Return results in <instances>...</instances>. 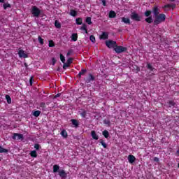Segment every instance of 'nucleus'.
<instances>
[{
  "label": "nucleus",
  "mask_w": 179,
  "mask_h": 179,
  "mask_svg": "<svg viewBox=\"0 0 179 179\" xmlns=\"http://www.w3.org/2000/svg\"><path fill=\"white\" fill-rule=\"evenodd\" d=\"M163 22H166V15L164 14L160 13L155 17V26H157V24H160V23H163Z\"/></svg>",
  "instance_id": "nucleus-1"
},
{
  "label": "nucleus",
  "mask_w": 179,
  "mask_h": 179,
  "mask_svg": "<svg viewBox=\"0 0 179 179\" xmlns=\"http://www.w3.org/2000/svg\"><path fill=\"white\" fill-rule=\"evenodd\" d=\"M144 15L145 16V22L147 23H153V17L151 16L152 15V10H147L145 13H144Z\"/></svg>",
  "instance_id": "nucleus-2"
},
{
  "label": "nucleus",
  "mask_w": 179,
  "mask_h": 179,
  "mask_svg": "<svg viewBox=\"0 0 179 179\" xmlns=\"http://www.w3.org/2000/svg\"><path fill=\"white\" fill-rule=\"evenodd\" d=\"M31 12L34 17H39L40 15H41V10L36 6H32Z\"/></svg>",
  "instance_id": "nucleus-3"
},
{
  "label": "nucleus",
  "mask_w": 179,
  "mask_h": 179,
  "mask_svg": "<svg viewBox=\"0 0 179 179\" xmlns=\"http://www.w3.org/2000/svg\"><path fill=\"white\" fill-rule=\"evenodd\" d=\"M85 83H90L91 82H94L96 80V77L92 73H89L87 77L84 78Z\"/></svg>",
  "instance_id": "nucleus-4"
},
{
  "label": "nucleus",
  "mask_w": 179,
  "mask_h": 179,
  "mask_svg": "<svg viewBox=\"0 0 179 179\" xmlns=\"http://www.w3.org/2000/svg\"><path fill=\"white\" fill-rule=\"evenodd\" d=\"M127 48L124 47V46H118V45H117V46H115V48H114V51H115V52H117V54H121V52H125V51H127Z\"/></svg>",
  "instance_id": "nucleus-5"
},
{
  "label": "nucleus",
  "mask_w": 179,
  "mask_h": 179,
  "mask_svg": "<svg viewBox=\"0 0 179 179\" xmlns=\"http://www.w3.org/2000/svg\"><path fill=\"white\" fill-rule=\"evenodd\" d=\"M131 19H132V20H135L136 22H141L142 17L141 15H139V14L133 12L131 15Z\"/></svg>",
  "instance_id": "nucleus-6"
},
{
  "label": "nucleus",
  "mask_w": 179,
  "mask_h": 179,
  "mask_svg": "<svg viewBox=\"0 0 179 179\" xmlns=\"http://www.w3.org/2000/svg\"><path fill=\"white\" fill-rule=\"evenodd\" d=\"M106 44L108 48H115L117 47V42L114 41H107Z\"/></svg>",
  "instance_id": "nucleus-7"
},
{
  "label": "nucleus",
  "mask_w": 179,
  "mask_h": 179,
  "mask_svg": "<svg viewBox=\"0 0 179 179\" xmlns=\"http://www.w3.org/2000/svg\"><path fill=\"white\" fill-rule=\"evenodd\" d=\"M16 138L17 141H23V134L19 133H14L13 136H12V139L16 141Z\"/></svg>",
  "instance_id": "nucleus-8"
},
{
  "label": "nucleus",
  "mask_w": 179,
  "mask_h": 179,
  "mask_svg": "<svg viewBox=\"0 0 179 179\" xmlns=\"http://www.w3.org/2000/svg\"><path fill=\"white\" fill-rule=\"evenodd\" d=\"M152 13L154 15V17L160 15V8L157 7V6H155L152 8Z\"/></svg>",
  "instance_id": "nucleus-9"
},
{
  "label": "nucleus",
  "mask_w": 179,
  "mask_h": 179,
  "mask_svg": "<svg viewBox=\"0 0 179 179\" xmlns=\"http://www.w3.org/2000/svg\"><path fill=\"white\" fill-rule=\"evenodd\" d=\"M18 55L20 58H28L29 55L24 52V50H20L18 51Z\"/></svg>",
  "instance_id": "nucleus-10"
},
{
  "label": "nucleus",
  "mask_w": 179,
  "mask_h": 179,
  "mask_svg": "<svg viewBox=\"0 0 179 179\" xmlns=\"http://www.w3.org/2000/svg\"><path fill=\"white\" fill-rule=\"evenodd\" d=\"M59 177H61V178H66L68 174L66 173V172H65V170L62 169L59 171Z\"/></svg>",
  "instance_id": "nucleus-11"
},
{
  "label": "nucleus",
  "mask_w": 179,
  "mask_h": 179,
  "mask_svg": "<svg viewBox=\"0 0 179 179\" xmlns=\"http://www.w3.org/2000/svg\"><path fill=\"white\" fill-rule=\"evenodd\" d=\"M128 160H129V163L132 164V163H135V161L136 160V158L135 157V156H134L132 155H129L128 156Z\"/></svg>",
  "instance_id": "nucleus-12"
},
{
  "label": "nucleus",
  "mask_w": 179,
  "mask_h": 179,
  "mask_svg": "<svg viewBox=\"0 0 179 179\" xmlns=\"http://www.w3.org/2000/svg\"><path fill=\"white\" fill-rule=\"evenodd\" d=\"M71 122L72 125L75 127V128L79 127V121H78L76 119H71Z\"/></svg>",
  "instance_id": "nucleus-13"
},
{
  "label": "nucleus",
  "mask_w": 179,
  "mask_h": 179,
  "mask_svg": "<svg viewBox=\"0 0 179 179\" xmlns=\"http://www.w3.org/2000/svg\"><path fill=\"white\" fill-rule=\"evenodd\" d=\"M91 136L92 137V139H94L95 141H99V136L97 134H96V131L92 130L91 131Z\"/></svg>",
  "instance_id": "nucleus-14"
},
{
  "label": "nucleus",
  "mask_w": 179,
  "mask_h": 179,
  "mask_svg": "<svg viewBox=\"0 0 179 179\" xmlns=\"http://www.w3.org/2000/svg\"><path fill=\"white\" fill-rule=\"evenodd\" d=\"M86 72H87V70L85 69H82L80 70V71L79 72V73L77 76V78H78V79H80V78H82V75H85V73H86Z\"/></svg>",
  "instance_id": "nucleus-15"
},
{
  "label": "nucleus",
  "mask_w": 179,
  "mask_h": 179,
  "mask_svg": "<svg viewBox=\"0 0 179 179\" xmlns=\"http://www.w3.org/2000/svg\"><path fill=\"white\" fill-rule=\"evenodd\" d=\"M100 38L101 40H107V38H108V34H107V32H103L100 36Z\"/></svg>",
  "instance_id": "nucleus-16"
},
{
  "label": "nucleus",
  "mask_w": 179,
  "mask_h": 179,
  "mask_svg": "<svg viewBox=\"0 0 179 179\" xmlns=\"http://www.w3.org/2000/svg\"><path fill=\"white\" fill-rule=\"evenodd\" d=\"M108 16H109L110 19H114V17H115L117 16V13L114 10H110L109 12Z\"/></svg>",
  "instance_id": "nucleus-17"
},
{
  "label": "nucleus",
  "mask_w": 179,
  "mask_h": 179,
  "mask_svg": "<svg viewBox=\"0 0 179 179\" xmlns=\"http://www.w3.org/2000/svg\"><path fill=\"white\" fill-rule=\"evenodd\" d=\"M122 22L123 23H125L126 24H131V20H129V18H127L125 17H123L122 18Z\"/></svg>",
  "instance_id": "nucleus-18"
},
{
  "label": "nucleus",
  "mask_w": 179,
  "mask_h": 179,
  "mask_svg": "<svg viewBox=\"0 0 179 179\" xmlns=\"http://www.w3.org/2000/svg\"><path fill=\"white\" fill-rule=\"evenodd\" d=\"M147 68L151 71V72H155V71H156V69H155V67H153V66H152V64H150V63L148 62L147 63Z\"/></svg>",
  "instance_id": "nucleus-19"
},
{
  "label": "nucleus",
  "mask_w": 179,
  "mask_h": 179,
  "mask_svg": "<svg viewBox=\"0 0 179 179\" xmlns=\"http://www.w3.org/2000/svg\"><path fill=\"white\" fill-rule=\"evenodd\" d=\"M60 134L62 135V136L63 138H68V132H67L66 130H65V129H63V130L61 131Z\"/></svg>",
  "instance_id": "nucleus-20"
},
{
  "label": "nucleus",
  "mask_w": 179,
  "mask_h": 179,
  "mask_svg": "<svg viewBox=\"0 0 179 179\" xmlns=\"http://www.w3.org/2000/svg\"><path fill=\"white\" fill-rule=\"evenodd\" d=\"M3 8L5 10H6L8 9V8H12V5H10V3H4L3 4Z\"/></svg>",
  "instance_id": "nucleus-21"
},
{
  "label": "nucleus",
  "mask_w": 179,
  "mask_h": 179,
  "mask_svg": "<svg viewBox=\"0 0 179 179\" xmlns=\"http://www.w3.org/2000/svg\"><path fill=\"white\" fill-rule=\"evenodd\" d=\"M76 23L78 25L82 24L83 23V19H82V17H78L76 19Z\"/></svg>",
  "instance_id": "nucleus-22"
},
{
  "label": "nucleus",
  "mask_w": 179,
  "mask_h": 179,
  "mask_svg": "<svg viewBox=\"0 0 179 179\" xmlns=\"http://www.w3.org/2000/svg\"><path fill=\"white\" fill-rule=\"evenodd\" d=\"M169 107V108H171V107H175L176 106V102L174 101L171 100L168 102Z\"/></svg>",
  "instance_id": "nucleus-23"
},
{
  "label": "nucleus",
  "mask_w": 179,
  "mask_h": 179,
  "mask_svg": "<svg viewBox=\"0 0 179 179\" xmlns=\"http://www.w3.org/2000/svg\"><path fill=\"white\" fill-rule=\"evenodd\" d=\"M102 134L106 139L108 138V136H110V133H108V131L107 130H104L103 131H102Z\"/></svg>",
  "instance_id": "nucleus-24"
},
{
  "label": "nucleus",
  "mask_w": 179,
  "mask_h": 179,
  "mask_svg": "<svg viewBox=\"0 0 179 179\" xmlns=\"http://www.w3.org/2000/svg\"><path fill=\"white\" fill-rule=\"evenodd\" d=\"M99 143H101V145L103 146V148H104V149H107V143H106V142H104V140L100 139Z\"/></svg>",
  "instance_id": "nucleus-25"
},
{
  "label": "nucleus",
  "mask_w": 179,
  "mask_h": 179,
  "mask_svg": "<svg viewBox=\"0 0 179 179\" xmlns=\"http://www.w3.org/2000/svg\"><path fill=\"white\" fill-rule=\"evenodd\" d=\"M59 170V165L55 164L53 166V173H58V171Z\"/></svg>",
  "instance_id": "nucleus-26"
},
{
  "label": "nucleus",
  "mask_w": 179,
  "mask_h": 179,
  "mask_svg": "<svg viewBox=\"0 0 179 179\" xmlns=\"http://www.w3.org/2000/svg\"><path fill=\"white\" fill-rule=\"evenodd\" d=\"M80 30L85 31L86 34H87V25H86V24H83Z\"/></svg>",
  "instance_id": "nucleus-27"
},
{
  "label": "nucleus",
  "mask_w": 179,
  "mask_h": 179,
  "mask_svg": "<svg viewBox=\"0 0 179 179\" xmlns=\"http://www.w3.org/2000/svg\"><path fill=\"white\" fill-rule=\"evenodd\" d=\"M71 40L72 41H78V34H72Z\"/></svg>",
  "instance_id": "nucleus-28"
},
{
  "label": "nucleus",
  "mask_w": 179,
  "mask_h": 179,
  "mask_svg": "<svg viewBox=\"0 0 179 179\" xmlns=\"http://www.w3.org/2000/svg\"><path fill=\"white\" fill-rule=\"evenodd\" d=\"M163 8H164V10H169L171 9V8H173V5L166 4V5L164 6Z\"/></svg>",
  "instance_id": "nucleus-29"
},
{
  "label": "nucleus",
  "mask_w": 179,
  "mask_h": 179,
  "mask_svg": "<svg viewBox=\"0 0 179 179\" xmlns=\"http://www.w3.org/2000/svg\"><path fill=\"white\" fill-rule=\"evenodd\" d=\"M70 15H71V16H73V17H75V16H77L78 12H76V10H75L73 9H71L70 10Z\"/></svg>",
  "instance_id": "nucleus-30"
},
{
  "label": "nucleus",
  "mask_w": 179,
  "mask_h": 179,
  "mask_svg": "<svg viewBox=\"0 0 179 179\" xmlns=\"http://www.w3.org/2000/svg\"><path fill=\"white\" fill-rule=\"evenodd\" d=\"M8 152H9V150L3 148L0 145V153H8Z\"/></svg>",
  "instance_id": "nucleus-31"
},
{
  "label": "nucleus",
  "mask_w": 179,
  "mask_h": 179,
  "mask_svg": "<svg viewBox=\"0 0 179 179\" xmlns=\"http://www.w3.org/2000/svg\"><path fill=\"white\" fill-rule=\"evenodd\" d=\"M41 114V111L40 110H36L33 113L34 117H40Z\"/></svg>",
  "instance_id": "nucleus-32"
},
{
  "label": "nucleus",
  "mask_w": 179,
  "mask_h": 179,
  "mask_svg": "<svg viewBox=\"0 0 179 179\" xmlns=\"http://www.w3.org/2000/svg\"><path fill=\"white\" fill-rule=\"evenodd\" d=\"M31 157H37V151L33 150L30 152Z\"/></svg>",
  "instance_id": "nucleus-33"
},
{
  "label": "nucleus",
  "mask_w": 179,
  "mask_h": 179,
  "mask_svg": "<svg viewBox=\"0 0 179 179\" xmlns=\"http://www.w3.org/2000/svg\"><path fill=\"white\" fill-rule=\"evenodd\" d=\"M55 26L57 29H61V23L58 20L55 21Z\"/></svg>",
  "instance_id": "nucleus-34"
},
{
  "label": "nucleus",
  "mask_w": 179,
  "mask_h": 179,
  "mask_svg": "<svg viewBox=\"0 0 179 179\" xmlns=\"http://www.w3.org/2000/svg\"><path fill=\"white\" fill-rule=\"evenodd\" d=\"M38 41L39 42V43L43 45L44 44V39H43V38H41V36H38Z\"/></svg>",
  "instance_id": "nucleus-35"
},
{
  "label": "nucleus",
  "mask_w": 179,
  "mask_h": 179,
  "mask_svg": "<svg viewBox=\"0 0 179 179\" xmlns=\"http://www.w3.org/2000/svg\"><path fill=\"white\" fill-rule=\"evenodd\" d=\"M6 99L7 100V103L8 104H10V103H12V98H10V96L6 95Z\"/></svg>",
  "instance_id": "nucleus-36"
},
{
  "label": "nucleus",
  "mask_w": 179,
  "mask_h": 179,
  "mask_svg": "<svg viewBox=\"0 0 179 179\" xmlns=\"http://www.w3.org/2000/svg\"><path fill=\"white\" fill-rule=\"evenodd\" d=\"M85 22H86V23H87V24H92V17H87Z\"/></svg>",
  "instance_id": "nucleus-37"
},
{
  "label": "nucleus",
  "mask_w": 179,
  "mask_h": 179,
  "mask_svg": "<svg viewBox=\"0 0 179 179\" xmlns=\"http://www.w3.org/2000/svg\"><path fill=\"white\" fill-rule=\"evenodd\" d=\"M87 114V112L86 110H83L82 113H80V115H81L83 118H86Z\"/></svg>",
  "instance_id": "nucleus-38"
},
{
  "label": "nucleus",
  "mask_w": 179,
  "mask_h": 179,
  "mask_svg": "<svg viewBox=\"0 0 179 179\" xmlns=\"http://www.w3.org/2000/svg\"><path fill=\"white\" fill-rule=\"evenodd\" d=\"M103 124H105V125H108V127H110L111 125V122L110 121V120H104Z\"/></svg>",
  "instance_id": "nucleus-39"
},
{
  "label": "nucleus",
  "mask_w": 179,
  "mask_h": 179,
  "mask_svg": "<svg viewBox=\"0 0 179 179\" xmlns=\"http://www.w3.org/2000/svg\"><path fill=\"white\" fill-rule=\"evenodd\" d=\"M48 45L49 47H55V43H54V41L50 40Z\"/></svg>",
  "instance_id": "nucleus-40"
},
{
  "label": "nucleus",
  "mask_w": 179,
  "mask_h": 179,
  "mask_svg": "<svg viewBox=\"0 0 179 179\" xmlns=\"http://www.w3.org/2000/svg\"><path fill=\"white\" fill-rule=\"evenodd\" d=\"M90 41H92V43H96V38L93 35H91L90 36Z\"/></svg>",
  "instance_id": "nucleus-41"
},
{
  "label": "nucleus",
  "mask_w": 179,
  "mask_h": 179,
  "mask_svg": "<svg viewBox=\"0 0 179 179\" xmlns=\"http://www.w3.org/2000/svg\"><path fill=\"white\" fill-rule=\"evenodd\" d=\"M60 61H62L63 64H65V56L62 54H60Z\"/></svg>",
  "instance_id": "nucleus-42"
},
{
  "label": "nucleus",
  "mask_w": 179,
  "mask_h": 179,
  "mask_svg": "<svg viewBox=\"0 0 179 179\" xmlns=\"http://www.w3.org/2000/svg\"><path fill=\"white\" fill-rule=\"evenodd\" d=\"M73 61V59L72 57H70L67 59L66 63L71 65V64H72Z\"/></svg>",
  "instance_id": "nucleus-43"
},
{
  "label": "nucleus",
  "mask_w": 179,
  "mask_h": 179,
  "mask_svg": "<svg viewBox=\"0 0 179 179\" xmlns=\"http://www.w3.org/2000/svg\"><path fill=\"white\" fill-rule=\"evenodd\" d=\"M69 65L68 63H64L63 69H66V68H69Z\"/></svg>",
  "instance_id": "nucleus-44"
},
{
  "label": "nucleus",
  "mask_w": 179,
  "mask_h": 179,
  "mask_svg": "<svg viewBox=\"0 0 179 179\" xmlns=\"http://www.w3.org/2000/svg\"><path fill=\"white\" fill-rule=\"evenodd\" d=\"M34 79V77L31 76L29 79V83H30V85L32 86L33 85V80Z\"/></svg>",
  "instance_id": "nucleus-45"
},
{
  "label": "nucleus",
  "mask_w": 179,
  "mask_h": 179,
  "mask_svg": "<svg viewBox=\"0 0 179 179\" xmlns=\"http://www.w3.org/2000/svg\"><path fill=\"white\" fill-rule=\"evenodd\" d=\"M40 107H41V108H45V103L41 102V103H40Z\"/></svg>",
  "instance_id": "nucleus-46"
},
{
  "label": "nucleus",
  "mask_w": 179,
  "mask_h": 179,
  "mask_svg": "<svg viewBox=\"0 0 179 179\" xmlns=\"http://www.w3.org/2000/svg\"><path fill=\"white\" fill-rule=\"evenodd\" d=\"M34 148L36 150H38L40 149V144H35Z\"/></svg>",
  "instance_id": "nucleus-47"
},
{
  "label": "nucleus",
  "mask_w": 179,
  "mask_h": 179,
  "mask_svg": "<svg viewBox=\"0 0 179 179\" xmlns=\"http://www.w3.org/2000/svg\"><path fill=\"white\" fill-rule=\"evenodd\" d=\"M55 62H57V60L55 59V58H52V65L54 66V65H55Z\"/></svg>",
  "instance_id": "nucleus-48"
},
{
  "label": "nucleus",
  "mask_w": 179,
  "mask_h": 179,
  "mask_svg": "<svg viewBox=\"0 0 179 179\" xmlns=\"http://www.w3.org/2000/svg\"><path fill=\"white\" fill-rule=\"evenodd\" d=\"M102 4L103 5V6H107V3L106 1V0H102Z\"/></svg>",
  "instance_id": "nucleus-49"
},
{
  "label": "nucleus",
  "mask_w": 179,
  "mask_h": 179,
  "mask_svg": "<svg viewBox=\"0 0 179 179\" xmlns=\"http://www.w3.org/2000/svg\"><path fill=\"white\" fill-rule=\"evenodd\" d=\"M71 54H72V50H70L68 51V52L66 54V56L69 57V55H71Z\"/></svg>",
  "instance_id": "nucleus-50"
},
{
  "label": "nucleus",
  "mask_w": 179,
  "mask_h": 179,
  "mask_svg": "<svg viewBox=\"0 0 179 179\" xmlns=\"http://www.w3.org/2000/svg\"><path fill=\"white\" fill-rule=\"evenodd\" d=\"M58 97H61V93H59V94H56L54 98L57 99Z\"/></svg>",
  "instance_id": "nucleus-51"
},
{
  "label": "nucleus",
  "mask_w": 179,
  "mask_h": 179,
  "mask_svg": "<svg viewBox=\"0 0 179 179\" xmlns=\"http://www.w3.org/2000/svg\"><path fill=\"white\" fill-rule=\"evenodd\" d=\"M136 72H139V71H141V68H139L138 66H136Z\"/></svg>",
  "instance_id": "nucleus-52"
},
{
  "label": "nucleus",
  "mask_w": 179,
  "mask_h": 179,
  "mask_svg": "<svg viewBox=\"0 0 179 179\" xmlns=\"http://www.w3.org/2000/svg\"><path fill=\"white\" fill-rule=\"evenodd\" d=\"M154 162H159V158H157V157H155L154 158Z\"/></svg>",
  "instance_id": "nucleus-53"
},
{
  "label": "nucleus",
  "mask_w": 179,
  "mask_h": 179,
  "mask_svg": "<svg viewBox=\"0 0 179 179\" xmlns=\"http://www.w3.org/2000/svg\"><path fill=\"white\" fill-rule=\"evenodd\" d=\"M5 2V0H0V3H3Z\"/></svg>",
  "instance_id": "nucleus-54"
},
{
  "label": "nucleus",
  "mask_w": 179,
  "mask_h": 179,
  "mask_svg": "<svg viewBox=\"0 0 179 179\" xmlns=\"http://www.w3.org/2000/svg\"><path fill=\"white\" fill-rule=\"evenodd\" d=\"M176 153H177V155H179V150H177Z\"/></svg>",
  "instance_id": "nucleus-55"
},
{
  "label": "nucleus",
  "mask_w": 179,
  "mask_h": 179,
  "mask_svg": "<svg viewBox=\"0 0 179 179\" xmlns=\"http://www.w3.org/2000/svg\"><path fill=\"white\" fill-rule=\"evenodd\" d=\"M24 65H25L26 68H27V64H24Z\"/></svg>",
  "instance_id": "nucleus-56"
},
{
  "label": "nucleus",
  "mask_w": 179,
  "mask_h": 179,
  "mask_svg": "<svg viewBox=\"0 0 179 179\" xmlns=\"http://www.w3.org/2000/svg\"><path fill=\"white\" fill-rule=\"evenodd\" d=\"M171 2H174V1H176V0H171Z\"/></svg>",
  "instance_id": "nucleus-57"
},
{
  "label": "nucleus",
  "mask_w": 179,
  "mask_h": 179,
  "mask_svg": "<svg viewBox=\"0 0 179 179\" xmlns=\"http://www.w3.org/2000/svg\"><path fill=\"white\" fill-rule=\"evenodd\" d=\"M0 162H1V159H0Z\"/></svg>",
  "instance_id": "nucleus-58"
}]
</instances>
